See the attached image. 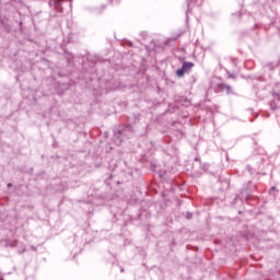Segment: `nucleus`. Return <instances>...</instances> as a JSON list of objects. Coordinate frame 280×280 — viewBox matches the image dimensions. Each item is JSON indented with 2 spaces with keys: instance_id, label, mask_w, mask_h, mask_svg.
<instances>
[{
  "instance_id": "obj_1",
  "label": "nucleus",
  "mask_w": 280,
  "mask_h": 280,
  "mask_svg": "<svg viewBox=\"0 0 280 280\" xmlns=\"http://www.w3.org/2000/svg\"><path fill=\"white\" fill-rule=\"evenodd\" d=\"M192 67H194V62L184 61L182 69H184V71L187 72L190 69H192Z\"/></svg>"
},
{
  "instance_id": "obj_2",
  "label": "nucleus",
  "mask_w": 280,
  "mask_h": 280,
  "mask_svg": "<svg viewBox=\"0 0 280 280\" xmlns=\"http://www.w3.org/2000/svg\"><path fill=\"white\" fill-rule=\"evenodd\" d=\"M185 70H184V68H182V69H178L177 71H176V75L178 77V78H183L184 75H185Z\"/></svg>"
}]
</instances>
